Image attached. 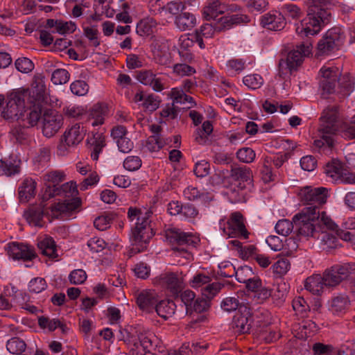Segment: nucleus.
<instances>
[{
	"instance_id": "obj_1",
	"label": "nucleus",
	"mask_w": 355,
	"mask_h": 355,
	"mask_svg": "<svg viewBox=\"0 0 355 355\" xmlns=\"http://www.w3.org/2000/svg\"><path fill=\"white\" fill-rule=\"evenodd\" d=\"M315 207H306L293 218L297 236L302 238H318L325 227L329 230L336 229L337 225L324 211L317 210Z\"/></svg>"
},
{
	"instance_id": "obj_2",
	"label": "nucleus",
	"mask_w": 355,
	"mask_h": 355,
	"mask_svg": "<svg viewBox=\"0 0 355 355\" xmlns=\"http://www.w3.org/2000/svg\"><path fill=\"white\" fill-rule=\"evenodd\" d=\"M329 0H311L308 6L306 17L296 27L297 33L306 36L318 33L322 26L329 21Z\"/></svg>"
},
{
	"instance_id": "obj_3",
	"label": "nucleus",
	"mask_w": 355,
	"mask_h": 355,
	"mask_svg": "<svg viewBox=\"0 0 355 355\" xmlns=\"http://www.w3.org/2000/svg\"><path fill=\"white\" fill-rule=\"evenodd\" d=\"M338 110L335 106L324 110L320 117L319 138L314 140L313 146L320 153H330L335 144L336 133L338 128Z\"/></svg>"
},
{
	"instance_id": "obj_4",
	"label": "nucleus",
	"mask_w": 355,
	"mask_h": 355,
	"mask_svg": "<svg viewBox=\"0 0 355 355\" xmlns=\"http://www.w3.org/2000/svg\"><path fill=\"white\" fill-rule=\"evenodd\" d=\"M36 86L31 89L27 105L20 120L24 125L33 127L37 124L42 116L44 103L46 100V86L40 80Z\"/></svg>"
},
{
	"instance_id": "obj_5",
	"label": "nucleus",
	"mask_w": 355,
	"mask_h": 355,
	"mask_svg": "<svg viewBox=\"0 0 355 355\" xmlns=\"http://www.w3.org/2000/svg\"><path fill=\"white\" fill-rule=\"evenodd\" d=\"M218 225L220 230L228 237L242 239H248L249 237L246 220L240 211H234L222 217Z\"/></svg>"
},
{
	"instance_id": "obj_6",
	"label": "nucleus",
	"mask_w": 355,
	"mask_h": 355,
	"mask_svg": "<svg viewBox=\"0 0 355 355\" xmlns=\"http://www.w3.org/2000/svg\"><path fill=\"white\" fill-rule=\"evenodd\" d=\"M354 78L349 73H344L338 81L319 80V88L323 98H327L331 94L339 98L349 96L354 89Z\"/></svg>"
},
{
	"instance_id": "obj_7",
	"label": "nucleus",
	"mask_w": 355,
	"mask_h": 355,
	"mask_svg": "<svg viewBox=\"0 0 355 355\" xmlns=\"http://www.w3.org/2000/svg\"><path fill=\"white\" fill-rule=\"evenodd\" d=\"M31 89H19L10 93L7 97L6 106L2 111L4 119L19 121L22 116Z\"/></svg>"
},
{
	"instance_id": "obj_8",
	"label": "nucleus",
	"mask_w": 355,
	"mask_h": 355,
	"mask_svg": "<svg viewBox=\"0 0 355 355\" xmlns=\"http://www.w3.org/2000/svg\"><path fill=\"white\" fill-rule=\"evenodd\" d=\"M311 52V46L309 44L302 43L290 51L286 59H281L279 62V75L285 79L288 78L293 71L300 66L305 57Z\"/></svg>"
},
{
	"instance_id": "obj_9",
	"label": "nucleus",
	"mask_w": 355,
	"mask_h": 355,
	"mask_svg": "<svg viewBox=\"0 0 355 355\" xmlns=\"http://www.w3.org/2000/svg\"><path fill=\"white\" fill-rule=\"evenodd\" d=\"M148 217L141 218V222H137L135 227L132 230L130 239L132 250L136 252L144 251L154 235Z\"/></svg>"
},
{
	"instance_id": "obj_10",
	"label": "nucleus",
	"mask_w": 355,
	"mask_h": 355,
	"mask_svg": "<svg viewBox=\"0 0 355 355\" xmlns=\"http://www.w3.org/2000/svg\"><path fill=\"white\" fill-rule=\"evenodd\" d=\"M355 275V263L336 264L327 269L322 275L325 286L334 287Z\"/></svg>"
},
{
	"instance_id": "obj_11",
	"label": "nucleus",
	"mask_w": 355,
	"mask_h": 355,
	"mask_svg": "<svg viewBox=\"0 0 355 355\" xmlns=\"http://www.w3.org/2000/svg\"><path fill=\"white\" fill-rule=\"evenodd\" d=\"M345 40L344 33L339 27H334L328 30L318 43V51L320 55H328L338 50Z\"/></svg>"
},
{
	"instance_id": "obj_12",
	"label": "nucleus",
	"mask_w": 355,
	"mask_h": 355,
	"mask_svg": "<svg viewBox=\"0 0 355 355\" xmlns=\"http://www.w3.org/2000/svg\"><path fill=\"white\" fill-rule=\"evenodd\" d=\"M86 131L85 127L80 123L68 127L62 137L61 144L58 147V153L64 155L68 148L79 144L83 140Z\"/></svg>"
},
{
	"instance_id": "obj_13",
	"label": "nucleus",
	"mask_w": 355,
	"mask_h": 355,
	"mask_svg": "<svg viewBox=\"0 0 355 355\" xmlns=\"http://www.w3.org/2000/svg\"><path fill=\"white\" fill-rule=\"evenodd\" d=\"M166 239L179 251H187L185 247H195L200 241L198 236L191 233L184 232L180 229L171 228L166 231Z\"/></svg>"
},
{
	"instance_id": "obj_14",
	"label": "nucleus",
	"mask_w": 355,
	"mask_h": 355,
	"mask_svg": "<svg viewBox=\"0 0 355 355\" xmlns=\"http://www.w3.org/2000/svg\"><path fill=\"white\" fill-rule=\"evenodd\" d=\"M328 190L324 187H306L302 188L299 196L300 200L308 207L317 206V210L320 211V206L327 201Z\"/></svg>"
},
{
	"instance_id": "obj_15",
	"label": "nucleus",
	"mask_w": 355,
	"mask_h": 355,
	"mask_svg": "<svg viewBox=\"0 0 355 355\" xmlns=\"http://www.w3.org/2000/svg\"><path fill=\"white\" fill-rule=\"evenodd\" d=\"M137 80L153 90L160 92L168 87L167 78L162 73H154L150 69H142L137 72Z\"/></svg>"
},
{
	"instance_id": "obj_16",
	"label": "nucleus",
	"mask_w": 355,
	"mask_h": 355,
	"mask_svg": "<svg viewBox=\"0 0 355 355\" xmlns=\"http://www.w3.org/2000/svg\"><path fill=\"white\" fill-rule=\"evenodd\" d=\"M63 125L62 115L58 112L48 109L43 114V135L48 138L54 136Z\"/></svg>"
},
{
	"instance_id": "obj_17",
	"label": "nucleus",
	"mask_w": 355,
	"mask_h": 355,
	"mask_svg": "<svg viewBox=\"0 0 355 355\" xmlns=\"http://www.w3.org/2000/svg\"><path fill=\"white\" fill-rule=\"evenodd\" d=\"M252 321L250 309L248 306H241L239 311L233 317L232 328L236 334H248L252 327Z\"/></svg>"
},
{
	"instance_id": "obj_18",
	"label": "nucleus",
	"mask_w": 355,
	"mask_h": 355,
	"mask_svg": "<svg viewBox=\"0 0 355 355\" xmlns=\"http://www.w3.org/2000/svg\"><path fill=\"white\" fill-rule=\"evenodd\" d=\"M150 49L156 63L163 66H168L171 64V56L167 40L161 37L155 38L151 43Z\"/></svg>"
},
{
	"instance_id": "obj_19",
	"label": "nucleus",
	"mask_w": 355,
	"mask_h": 355,
	"mask_svg": "<svg viewBox=\"0 0 355 355\" xmlns=\"http://www.w3.org/2000/svg\"><path fill=\"white\" fill-rule=\"evenodd\" d=\"M155 284L166 288L174 295L180 293L184 287L182 277L174 272H166L160 275L155 279Z\"/></svg>"
},
{
	"instance_id": "obj_20",
	"label": "nucleus",
	"mask_w": 355,
	"mask_h": 355,
	"mask_svg": "<svg viewBox=\"0 0 355 355\" xmlns=\"http://www.w3.org/2000/svg\"><path fill=\"white\" fill-rule=\"evenodd\" d=\"M78 193L77 185L75 182L71 181L63 184L58 187H49L47 191H44L42 196V203L55 196H63L67 198H75Z\"/></svg>"
},
{
	"instance_id": "obj_21",
	"label": "nucleus",
	"mask_w": 355,
	"mask_h": 355,
	"mask_svg": "<svg viewBox=\"0 0 355 355\" xmlns=\"http://www.w3.org/2000/svg\"><path fill=\"white\" fill-rule=\"evenodd\" d=\"M131 328L146 352L153 353L156 352L158 339L153 333L141 325L131 327Z\"/></svg>"
},
{
	"instance_id": "obj_22",
	"label": "nucleus",
	"mask_w": 355,
	"mask_h": 355,
	"mask_svg": "<svg viewBox=\"0 0 355 355\" xmlns=\"http://www.w3.org/2000/svg\"><path fill=\"white\" fill-rule=\"evenodd\" d=\"M6 250L13 259L32 260L36 257L34 248L30 245L17 243L7 244Z\"/></svg>"
},
{
	"instance_id": "obj_23",
	"label": "nucleus",
	"mask_w": 355,
	"mask_h": 355,
	"mask_svg": "<svg viewBox=\"0 0 355 355\" xmlns=\"http://www.w3.org/2000/svg\"><path fill=\"white\" fill-rule=\"evenodd\" d=\"M136 303L141 311L151 313L157 303L158 296L155 291L145 289L135 295Z\"/></svg>"
},
{
	"instance_id": "obj_24",
	"label": "nucleus",
	"mask_w": 355,
	"mask_h": 355,
	"mask_svg": "<svg viewBox=\"0 0 355 355\" xmlns=\"http://www.w3.org/2000/svg\"><path fill=\"white\" fill-rule=\"evenodd\" d=\"M81 205V200L79 198L66 200L62 202L52 204L47 207L49 211V216L51 218H59L63 214L69 213L77 209Z\"/></svg>"
},
{
	"instance_id": "obj_25",
	"label": "nucleus",
	"mask_w": 355,
	"mask_h": 355,
	"mask_svg": "<svg viewBox=\"0 0 355 355\" xmlns=\"http://www.w3.org/2000/svg\"><path fill=\"white\" fill-rule=\"evenodd\" d=\"M4 293L6 295L14 296L16 303L22 309L30 313H37L39 309L30 302L29 296L24 293L18 292L15 286L9 285L5 287Z\"/></svg>"
},
{
	"instance_id": "obj_26",
	"label": "nucleus",
	"mask_w": 355,
	"mask_h": 355,
	"mask_svg": "<svg viewBox=\"0 0 355 355\" xmlns=\"http://www.w3.org/2000/svg\"><path fill=\"white\" fill-rule=\"evenodd\" d=\"M49 211L45 205L32 206L24 211V216L26 221L31 225L42 227L44 224V216H49Z\"/></svg>"
},
{
	"instance_id": "obj_27",
	"label": "nucleus",
	"mask_w": 355,
	"mask_h": 355,
	"mask_svg": "<svg viewBox=\"0 0 355 355\" xmlns=\"http://www.w3.org/2000/svg\"><path fill=\"white\" fill-rule=\"evenodd\" d=\"M261 24L268 30L278 31L284 28L286 19L280 12L272 10L261 16Z\"/></svg>"
},
{
	"instance_id": "obj_28",
	"label": "nucleus",
	"mask_w": 355,
	"mask_h": 355,
	"mask_svg": "<svg viewBox=\"0 0 355 355\" xmlns=\"http://www.w3.org/2000/svg\"><path fill=\"white\" fill-rule=\"evenodd\" d=\"M87 144L92 159L97 161L99 155L106 146L105 136L100 132L93 133L91 136H88Z\"/></svg>"
},
{
	"instance_id": "obj_29",
	"label": "nucleus",
	"mask_w": 355,
	"mask_h": 355,
	"mask_svg": "<svg viewBox=\"0 0 355 355\" xmlns=\"http://www.w3.org/2000/svg\"><path fill=\"white\" fill-rule=\"evenodd\" d=\"M232 176L236 182L235 187L242 191L252 182V173L248 167H239L232 170Z\"/></svg>"
},
{
	"instance_id": "obj_30",
	"label": "nucleus",
	"mask_w": 355,
	"mask_h": 355,
	"mask_svg": "<svg viewBox=\"0 0 355 355\" xmlns=\"http://www.w3.org/2000/svg\"><path fill=\"white\" fill-rule=\"evenodd\" d=\"M227 10L225 3L219 0L209 2L202 10V15L205 19L209 21L215 19L219 15L223 14Z\"/></svg>"
},
{
	"instance_id": "obj_31",
	"label": "nucleus",
	"mask_w": 355,
	"mask_h": 355,
	"mask_svg": "<svg viewBox=\"0 0 355 355\" xmlns=\"http://www.w3.org/2000/svg\"><path fill=\"white\" fill-rule=\"evenodd\" d=\"M36 182L31 178H26L23 180L18 188L19 198L21 202H28L35 197L36 194Z\"/></svg>"
},
{
	"instance_id": "obj_32",
	"label": "nucleus",
	"mask_w": 355,
	"mask_h": 355,
	"mask_svg": "<svg viewBox=\"0 0 355 355\" xmlns=\"http://www.w3.org/2000/svg\"><path fill=\"white\" fill-rule=\"evenodd\" d=\"M108 114V107L105 103H97L90 110L89 121L92 126L104 123L105 118Z\"/></svg>"
},
{
	"instance_id": "obj_33",
	"label": "nucleus",
	"mask_w": 355,
	"mask_h": 355,
	"mask_svg": "<svg viewBox=\"0 0 355 355\" xmlns=\"http://www.w3.org/2000/svg\"><path fill=\"white\" fill-rule=\"evenodd\" d=\"M37 247L43 255L52 259L58 257L57 246L53 238L50 236L40 238L37 242Z\"/></svg>"
},
{
	"instance_id": "obj_34",
	"label": "nucleus",
	"mask_w": 355,
	"mask_h": 355,
	"mask_svg": "<svg viewBox=\"0 0 355 355\" xmlns=\"http://www.w3.org/2000/svg\"><path fill=\"white\" fill-rule=\"evenodd\" d=\"M341 69L330 63L324 64L319 71V80L338 81L343 76Z\"/></svg>"
},
{
	"instance_id": "obj_35",
	"label": "nucleus",
	"mask_w": 355,
	"mask_h": 355,
	"mask_svg": "<svg viewBox=\"0 0 355 355\" xmlns=\"http://www.w3.org/2000/svg\"><path fill=\"white\" fill-rule=\"evenodd\" d=\"M344 169L340 161L333 159L325 165L324 172L327 176L331 179L332 182L337 183L339 182Z\"/></svg>"
},
{
	"instance_id": "obj_36",
	"label": "nucleus",
	"mask_w": 355,
	"mask_h": 355,
	"mask_svg": "<svg viewBox=\"0 0 355 355\" xmlns=\"http://www.w3.org/2000/svg\"><path fill=\"white\" fill-rule=\"evenodd\" d=\"M219 20L223 31H225L232 28L234 26L247 24L250 19L246 15L234 14L222 17Z\"/></svg>"
},
{
	"instance_id": "obj_37",
	"label": "nucleus",
	"mask_w": 355,
	"mask_h": 355,
	"mask_svg": "<svg viewBox=\"0 0 355 355\" xmlns=\"http://www.w3.org/2000/svg\"><path fill=\"white\" fill-rule=\"evenodd\" d=\"M125 342L127 345L128 355H144L146 353L131 327Z\"/></svg>"
},
{
	"instance_id": "obj_38",
	"label": "nucleus",
	"mask_w": 355,
	"mask_h": 355,
	"mask_svg": "<svg viewBox=\"0 0 355 355\" xmlns=\"http://www.w3.org/2000/svg\"><path fill=\"white\" fill-rule=\"evenodd\" d=\"M324 281L320 275H313L306 278L305 281V288L314 295H320L324 288Z\"/></svg>"
},
{
	"instance_id": "obj_39",
	"label": "nucleus",
	"mask_w": 355,
	"mask_h": 355,
	"mask_svg": "<svg viewBox=\"0 0 355 355\" xmlns=\"http://www.w3.org/2000/svg\"><path fill=\"white\" fill-rule=\"evenodd\" d=\"M175 309L176 305L173 301L162 300L156 304L154 309L159 317L167 320L175 313Z\"/></svg>"
},
{
	"instance_id": "obj_40",
	"label": "nucleus",
	"mask_w": 355,
	"mask_h": 355,
	"mask_svg": "<svg viewBox=\"0 0 355 355\" xmlns=\"http://www.w3.org/2000/svg\"><path fill=\"white\" fill-rule=\"evenodd\" d=\"M65 178L64 172L60 171H54L46 173L43 175V181L45 185V190L47 191L49 187H58L59 184Z\"/></svg>"
},
{
	"instance_id": "obj_41",
	"label": "nucleus",
	"mask_w": 355,
	"mask_h": 355,
	"mask_svg": "<svg viewBox=\"0 0 355 355\" xmlns=\"http://www.w3.org/2000/svg\"><path fill=\"white\" fill-rule=\"evenodd\" d=\"M168 96L173 100V103L185 104L188 103L191 107L196 105L193 98L187 95L182 89L180 87L172 88Z\"/></svg>"
},
{
	"instance_id": "obj_42",
	"label": "nucleus",
	"mask_w": 355,
	"mask_h": 355,
	"mask_svg": "<svg viewBox=\"0 0 355 355\" xmlns=\"http://www.w3.org/2000/svg\"><path fill=\"white\" fill-rule=\"evenodd\" d=\"M247 67L246 61L243 58H232L227 61L225 70L230 76L241 73Z\"/></svg>"
},
{
	"instance_id": "obj_43",
	"label": "nucleus",
	"mask_w": 355,
	"mask_h": 355,
	"mask_svg": "<svg viewBox=\"0 0 355 355\" xmlns=\"http://www.w3.org/2000/svg\"><path fill=\"white\" fill-rule=\"evenodd\" d=\"M196 24V17L190 12H182L175 19L177 27L182 31L192 28Z\"/></svg>"
},
{
	"instance_id": "obj_44",
	"label": "nucleus",
	"mask_w": 355,
	"mask_h": 355,
	"mask_svg": "<svg viewBox=\"0 0 355 355\" xmlns=\"http://www.w3.org/2000/svg\"><path fill=\"white\" fill-rule=\"evenodd\" d=\"M349 306V300L347 295H338L337 296L334 297L331 299V304H330V310L334 313H340L345 312V310Z\"/></svg>"
},
{
	"instance_id": "obj_45",
	"label": "nucleus",
	"mask_w": 355,
	"mask_h": 355,
	"mask_svg": "<svg viewBox=\"0 0 355 355\" xmlns=\"http://www.w3.org/2000/svg\"><path fill=\"white\" fill-rule=\"evenodd\" d=\"M30 127L28 125H17L12 128L10 134L16 141L22 144H26L31 141Z\"/></svg>"
},
{
	"instance_id": "obj_46",
	"label": "nucleus",
	"mask_w": 355,
	"mask_h": 355,
	"mask_svg": "<svg viewBox=\"0 0 355 355\" xmlns=\"http://www.w3.org/2000/svg\"><path fill=\"white\" fill-rule=\"evenodd\" d=\"M229 245L235 247L239 250L240 256L243 259L255 258L257 248L253 245H242V243L238 240H232L229 242Z\"/></svg>"
},
{
	"instance_id": "obj_47",
	"label": "nucleus",
	"mask_w": 355,
	"mask_h": 355,
	"mask_svg": "<svg viewBox=\"0 0 355 355\" xmlns=\"http://www.w3.org/2000/svg\"><path fill=\"white\" fill-rule=\"evenodd\" d=\"M212 281V277L208 272H197L189 281V285L193 288L201 289Z\"/></svg>"
},
{
	"instance_id": "obj_48",
	"label": "nucleus",
	"mask_w": 355,
	"mask_h": 355,
	"mask_svg": "<svg viewBox=\"0 0 355 355\" xmlns=\"http://www.w3.org/2000/svg\"><path fill=\"white\" fill-rule=\"evenodd\" d=\"M223 31V26L220 24V20L212 24H205L200 26V28L196 32L205 38H211L214 36L216 33Z\"/></svg>"
},
{
	"instance_id": "obj_49",
	"label": "nucleus",
	"mask_w": 355,
	"mask_h": 355,
	"mask_svg": "<svg viewBox=\"0 0 355 355\" xmlns=\"http://www.w3.org/2000/svg\"><path fill=\"white\" fill-rule=\"evenodd\" d=\"M20 171V165L16 162L0 160V175L12 176Z\"/></svg>"
},
{
	"instance_id": "obj_50",
	"label": "nucleus",
	"mask_w": 355,
	"mask_h": 355,
	"mask_svg": "<svg viewBox=\"0 0 355 355\" xmlns=\"http://www.w3.org/2000/svg\"><path fill=\"white\" fill-rule=\"evenodd\" d=\"M275 286V288L274 291L272 290V295L270 297L275 301H277L278 303L284 302L288 292V284L282 279Z\"/></svg>"
},
{
	"instance_id": "obj_51",
	"label": "nucleus",
	"mask_w": 355,
	"mask_h": 355,
	"mask_svg": "<svg viewBox=\"0 0 355 355\" xmlns=\"http://www.w3.org/2000/svg\"><path fill=\"white\" fill-rule=\"evenodd\" d=\"M26 348V343L18 337H13L6 343L7 350L12 354H21Z\"/></svg>"
},
{
	"instance_id": "obj_52",
	"label": "nucleus",
	"mask_w": 355,
	"mask_h": 355,
	"mask_svg": "<svg viewBox=\"0 0 355 355\" xmlns=\"http://www.w3.org/2000/svg\"><path fill=\"white\" fill-rule=\"evenodd\" d=\"M207 348V344L193 343L191 347L189 345L184 344L178 352L179 355H198Z\"/></svg>"
},
{
	"instance_id": "obj_53",
	"label": "nucleus",
	"mask_w": 355,
	"mask_h": 355,
	"mask_svg": "<svg viewBox=\"0 0 355 355\" xmlns=\"http://www.w3.org/2000/svg\"><path fill=\"white\" fill-rule=\"evenodd\" d=\"M155 23L151 19H144L137 25L136 31L141 37L150 35L153 33Z\"/></svg>"
},
{
	"instance_id": "obj_54",
	"label": "nucleus",
	"mask_w": 355,
	"mask_h": 355,
	"mask_svg": "<svg viewBox=\"0 0 355 355\" xmlns=\"http://www.w3.org/2000/svg\"><path fill=\"white\" fill-rule=\"evenodd\" d=\"M291 268L289 260L286 257L279 258L272 266L273 273L282 277L287 273Z\"/></svg>"
},
{
	"instance_id": "obj_55",
	"label": "nucleus",
	"mask_w": 355,
	"mask_h": 355,
	"mask_svg": "<svg viewBox=\"0 0 355 355\" xmlns=\"http://www.w3.org/2000/svg\"><path fill=\"white\" fill-rule=\"evenodd\" d=\"M166 144L160 135H152L147 139L145 148L150 152H157Z\"/></svg>"
},
{
	"instance_id": "obj_56",
	"label": "nucleus",
	"mask_w": 355,
	"mask_h": 355,
	"mask_svg": "<svg viewBox=\"0 0 355 355\" xmlns=\"http://www.w3.org/2000/svg\"><path fill=\"white\" fill-rule=\"evenodd\" d=\"M243 83L248 88L257 89L262 86L263 79L259 74H250L243 77Z\"/></svg>"
},
{
	"instance_id": "obj_57",
	"label": "nucleus",
	"mask_w": 355,
	"mask_h": 355,
	"mask_svg": "<svg viewBox=\"0 0 355 355\" xmlns=\"http://www.w3.org/2000/svg\"><path fill=\"white\" fill-rule=\"evenodd\" d=\"M223 285L217 282H209L202 288V295L206 298L211 300L214 298L221 290Z\"/></svg>"
},
{
	"instance_id": "obj_58",
	"label": "nucleus",
	"mask_w": 355,
	"mask_h": 355,
	"mask_svg": "<svg viewBox=\"0 0 355 355\" xmlns=\"http://www.w3.org/2000/svg\"><path fill=\"white\" fill-rule=\"evenodd\" d=\"M234 276L238 282L245 284L251 280V278L254 276V272L250 267L244 266L236 270Z\"/></svg>"
},
{
	"instance_id": "obj_59",
	"label": "nucleus",
	"mask_w": 355,
	"mask_h": 355,
	"mask_svg": "<svg viewBox=\"0 0 355 355\" xmlns=\"http://www.w3.org/2000/svg\"><path fill=\"white\" fill-rule=\"evenodd\" d=\"M38 324L42 329H47L50 331L55 330L58 327H62L60 320L53 318L49 319L47 317L41 316L38 318Z\"/></svg>"
},
{
	"instance_id": "obj_60",
	"label": "nucleus",
	"mask_w": 355,
	"mask_h": 355,
	"mask_svg": "<svg viewBox=\"0 0 355 355\" xmlns=\"http://www.w3.org/2000/svg\"><path fill=\"white\" fill-rule=\"evenodd\" d=\"M294 227L293 221L282 219L277 223L275 228L277 234L286 236L291 233Z\"/></svg>"
},
{
	"instance_id": "obj_61",
	"label": "nucleus",
	"mask_w": 355,
	"mask_h": 355,
	"mask_svg": "<svg viewBox=\"0 0 355 355\" xmlns=\"http://www.w3.org/2000/svg\"><path fill=\"white\" fill-rule=\"evenodd\" d=\"M70 74L64 69H55L51 75V81L55 85H63L69 80Z\"/></svg>"
},
{
	"instance_id": "obj_62",
	"label": "nucleus",
	"mask_w": 355,
	"mask_h": 355,
	"mask_svg": "<svg viewBox=\"0 0 355 355\" xmlns=\"http://www.w3.org/2000/svg\"><path fill=\"white\" fill-rule=\"evenodd\" d=\"M145 59L143 55L130 53L127 55L125 62L129 69H135L144 66Z\"/></svg>"
},
{
	"instance_id": "obj_63",
	"label": "nucleus",
	"mask_w": 355,
	"mask_h": 355,
	"mask_svg": "<svg viewBox=\"0 0 355 355\" xmlns=\"http://www.w3.org/2000/svg\"><path fill=\"white\" fill-rule=\"evenodd\" d=\"M292 306L296 313L300 314L302 317L305 316L309 309L306 300L300 296L296 297L293 300Z\"/></svg>"
},
{
	"instance_id": "obj_64",
	"label": "nucleus",
	"mask_w": 355,
	"mask_h": 355,
	"mask_svg": "<svg viewBox=\"0 0 355 355\" xmlns=\"http://www.w3.org/2000/svg\"><path fill=\"white\" fill-rule=\"evenodd\" d=\"M15 64L19 71L24 73H29L34 69L33 62L28 58H19Z\"/></svg>"
}]
</instances>
